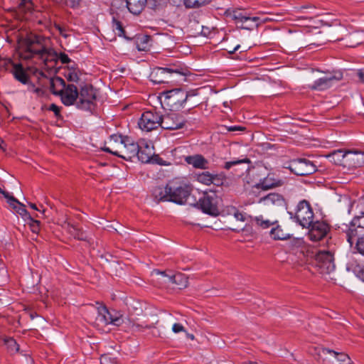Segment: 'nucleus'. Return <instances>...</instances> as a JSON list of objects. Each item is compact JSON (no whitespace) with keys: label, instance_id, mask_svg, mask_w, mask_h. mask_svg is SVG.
Here are the masks:
<instances>
[{"label":"nucleus","instance_id":"0e129e2a","mask_svg":"<svg viewBox=\"0 0 364 364\" xmlns=\"http://www.w3.org/2000/svg\"><path fill=\"white\" fill-rule=\"evenodd\" d=\"M55 3L60 4V5H65V0H53Z\"/></svg>","mask_w":364,"mask_h":364},{"label":"nucleus","instance_id":"6ab92c4d","mask_svg":"<svg viewBox=\"0 0 364 364\" xmlns=\"http://www.w3.org/2000/svg\"><path fill=\"white\" fill-rule=\"evenodd\" d=\"M153 146L144 139L139 141V151L136 157L142 163L150 161L153 154Z\"/></svg>","mask_w":364,"mask_h":364},{"label":"nucleus","instance_id":"7c9ffc66","mask_svg":"<svg viewBox=\"0 0 364 364\" xmlns=\"http://www.w3.org/2000/svg\"><path fill=\"white\" fill-rule=\"evenodd\" d=\"M121 318L123 321V323L121 326L124 325L125 331L136 332L140 331L143 328L142 325L135 323L134 320H132L128 317H124L122 314Z\"/></svg>","mask_w":364,"mask_h":364},{"label":"nucleus","instance_id":"4c0bfd02","mask_svg":"<svg viewBox=\"0 0 364 364\" xmlns=\"http://www.w3.org/2000/svg\"><path fill=\"white\" fill-rule=\"evenodd\" d=\"M147 4L151 9L156 10L166 6L168 0H147Z\"/></svg>","mask_w":364,"mask_h":364},{"label":"nucleus","instance_id":"39448f33","mask_svg":"<svg viewBox=\"0 0 364 364\" xmlns=\"http://www.w3.org/2000/svg\"><path fill=\"white\" fill-rule=\"evenodd\" d=\"M103 151L127 161H130L137 155L139 151V141L135 142L132 138L124 136V143L122 146L119 147V149H114L111 146H105Z\"/></svg>","mask_w":364,"mask_h":364},{"label":"nucleus","instance_id":"79ce46f5","mask_svg":"<svg viewBox=\"0 0 364 364\" xmlns=\"http://www.w3.org/2000/svg\"><path fill=\"white\" fill-rule=\"evenodd\" d=\"M249 163H250V161L247 158H245V159H239V160H233V161L225 162L224 164V165L223 166V168L225 169L229 170L233 166H236V165H238L240 164H249Z\"/></svg>","mask_w":364,"mask_h":364},{"label":"nucleus","instance_id":"f3484780","mask_svg":"<svg viewBox=\"0 0 364 364\" xmlns=\"http://www.w3.org/2000/svg\"><path fill=\"white\" fill-rule=\"evenodd\" d=\"M4 64L6 70H9L14 78L24 85H28L30 79L26 70L20 63H14L11 59L5 60Z\"/></svg>","mask_w":364,"mask_h":364},{"label":"nucleus","instance_id":"423d86ee","mask_svg":"<svg viewBox=\"0 0 364 364\" xmlns=\"http://www.w3.org/2000/svg\"><path fill=\"white\" fill-rule=\"evenodd\" d=\"M226 15L228 17H230V18L234 20L236 24L241 23L240 28L246 30H251L252 28L253 25H243L245 23L250 21L253 23L254 26L258 27L262 23H264L267 21V18L262 19L259 16L251 17L241 9H228L226 11Z\"/></svg>","mask_w":364,"mask_h":364},{"label":"nucleus","instance_id":"09e8293b","mask_svg":"<svg viewBox=\"0 0 364 364\" xmlns=\"http://www.w3.org/2000/svg\"><path fill=\"white\" fill-rule=\"evenodd\" d=\"M356 247L358 251L364 255V237H360L358 239Z\"/></svg>","mask_w":364,"mask_h":364},{"label":"nucleus","instance_id":"ddd939ff","mask_svg":"<svg viewBox=\"0 0 364 364\" xmlns=\"http://www.w3.org/2000/svg\"><path fill=\"white\" fill-rule=\"evenodd\" d=\"M315 259L321 273L329 274L335 269L334 258L329 251H319Z\"/></svg>","mask_w":364,"mask_h":364},{"label":"nucleus","instance_id":"f704fd0d","mask_svg":"<svg viewBox=\"0 0 364 364\" xmlns=\"http://www.w3.org/2000/svg\"><path fill=\"white\" fill-rule=\"evenodd\" d=\"M257 225L259 226L262 229H267L273 225L277 221H272L268 219H264L262 215L256 216L252 218Z\"/></svg>","mask_w":364,"mask_h":364},{"label":"nucleus","instance_id":"412c9836","mask_svg":"<svg viewBox=\"0 0 364 364\" xmlns=\"http://www.w3.org/2000/svg\"><path fill=\"white\" fill-rule=\"evenodd\" d=\"M170 183H167L165 186H158L153 189L152 196L157 203L171 201L170 197Z\"/></svg>","mask_w":364,"mask_h":364},{"label":"nucleus","instance_id":"58836bf2","mask_svg":"<svg viewBox=\"0 0 364 364\" xmlns=\"http://www.w3.org/2000/svg\"><path fill=\"white\" fill-rule=\"evenodd\" d=\"M226 180V176L224 173H220L217 174H212L211 181H213L212 184L220 186H223L224 182Z\"/></svg>","mask_w":364,"mask_h":364},{"label":"nucleus","instance_id":"3c124183","mask_svg":"<svg viewBox=\"0 0 364 364\" xmlns=\"http://www.w3.org/2000/svg\"><path fill=\"white\" fill-rule=\"evenodd\" d=\"M356 161V165L358 166H364V151H358V156L355 159Z\"/></svg>","mask_w":364,"mask_h":364},{"label":"nucleus","instance_id":"4468645a","mask_svg":"<svg viewBox=\"0 0 364 364\" xmlns=\"http://www.w3.org/2000/svg\"><path fill=\"white\" fill-rule=\"evenodd\" d=\"M184 117L178 113L170 112L161 115V127L164 129L175 130L182 128L185 124Z\"/></svg>","mask_w":364,"mask_h":364},{"label":"nucleus","instance_id":"864d4df0","mask_svg":"<svg viewBox=\"0 0 364 364\" xmlns=\"http://www.w3.org/2000/svg\"><path fill=\"white\" fill-rule=\"evenodd\" d=\"M28 220L31 221V227L32 231L33 232H37L39 230L40 222L38 220H33V218H32V220Z\"/></svg>","mask_w":364,"mask_h":364},{"label":"nucleus","instance_id":"8fccbe9b","mask_svg":"<svg viewBox=\"0 0 364 364\" xmlns=\"http://www.w3.org/2000/svg\"><path fill=\"white\" fill-rule=\"evenodd\" d=\"M235 218L238 221L245 222L247 219V216L245 213L239 212L238 210H235L234 213Z\"/></svg>","mask_w":364,"mask_h":364},{"label":"nucleus","instance_id":"a211bd4d","mask_svg":"<svg viewBox=\"0 0 364 364\" xmlns=\"http://www.w3.org/2000/svg\"><path fill=\"white\" fill-rule=\"evenodd\" d=\"M62 102L65 106H70L77 101L78 90L77 87L74 85H68L65 86V90L62 91L60 95Z\"/></svg>","mask_w":364,"mask_h":364},{"label":"nucleus","instance_id":"6e6552de","mask_svg":"<svg viewBox=\"0 0 364 364\" xmlns=\"http://www.w3.org/2000/svg\"><path fill=\"white\" fill-rule=\"evenodd\" d=\"M285 168L295 175L301 176L312 174L316 171V166L312 161L301 158L291 160Z\"/></svg>","mask_w":364,"mask_h":364},{"label":"nucleus","instance_id":"5701e85b","mask_svg":"<svg viewBox=\"0 0 364 364\" xmlns=\"http://www.w3.org/2000/svg\"><path fill=\"white\" fill-rule=\"evenodd\" d=\"M258 203H263L266 205H277L282 206L284 204V199L283 196L277 193H271L264 197H261Z\"/></svg>","mask_w":364,"mask_h":364},{"label":"nucleus","instance_id":"bb28decb","mask_svg":"<svg viewBox=\"0 0 364 364\" xmlns=\"http://www.w3.org/2000/svg\"><path fill=\"white\" fill-rule=\"evenodd\" d=\"M281 185L282 182L280 180L275 179L270 175H268L266 178L260 180V181L255 185V188L268 190Z\"/></svg>","mask_w":364,"mask_h":364},{"label":"nucleus","instance_id":"dca6fc26","mask_svg":"<svg viewBox=\"0 0 364 364\" xmlns=\"http://www.w3.org/2000/svg\"><path fill=\"white\" fill-rule=\"evenodd\" d=\"M309 228L308 237L313 242L321 240L329 231L328 225L323 221L312 222Z\"/></svg>","mask_w":364,"mask_h":364},{"label":"nucleus","instance_id":"5fc2aeb1","mask_svg":"<svg viewBox=\"0 0 364 364\" xmlns=\"http://www.w3.org/2000/svg\"><path fill=\"white\" fill-rule=\"evenodd\" d=\"M68 80L73 82H77L79 77L76 73H70L68 75Z\"/></svg>","mask_w":364,"mask_h":364},{"label":"nucleus","instance_id":"1a4fd4ad","mask_svg":"<svg viewBox=\"0 0 364 364\" xmlns=\"http://www.w3.org/2000/svg\"><path fill=\"white\" fill-rule=\"evenodd\" d=\"M97 312L96 321L99 324L103 326L111 324L115 326H120L123 323L120 312L114 310L109 311L105 306H100L97 309Z\"/></svg>","mask_w":364,"mask_h":364},{"label":"nucleus","instance_id":"680f3d73","mask_svg":"<svg viewBox=\"0 0 364 364\" xmlns=\"http://www.w3.org/2000/svg\"><path fill=\"white\" fill-rule=\"evenodd\" d=\"M358 277L364 282V266L360 269Z\"/></svg>","mask_w":364,"mask_h":364},{"label":"nucleus","instance_id":"69168bd1","mask_svg":"<svg viewBox=\"0 0 364 364\" xmlns=\"http://www.w3.org/2000/svg\"><path fill=\"white\" fill-rule=\"evenodd\" d=\"M29 206H30L32 209H33V210H38V208H37L36 205V204H34V203H29Z\"/></svg>","mask_w":364,"mask_h":364},{"label":"nucleus","instance_id":"9b49d317","mask_svg":"<svg viewBox=\"0 0 364 364\" xmlns=\"http://www.w3.org/2000/svg\"><path fill=\"white\" fill-rule=\"evenodd\" d=\"M220 198L217 196L215 192H205L203 196L199 200L198 205L203 213L217 215L219 213L218 208Z\"/></svg>","mask_w":364,"mask_h":364},{"label":"nucleus","instance_id":"4be33fe9","mask_svg":"<svg viewBox=\"0 0 364 364\" xmlns=\"http://www.w3.org/2000/svg\"><path fill=\"white\" fill-rule=\"evenodd\" d=\"M185 161L195 168L207 169L208 168V160L201 154H194L185 157Z\"/></svg>","mask_w":364,"mask_h":364},{"label":"nucleus","instance_id":"9d476101","mask_svg":"<svg viewBox=\"0 0 364 364\" xmlns=\"http://www.w3.org/2000/svg\"><path fill=\"white\" fill-rule=\"evenodd\" d=\"M161 114L156 111L144 112L139 119V127L145 132H151L161 127Z\"/></svg>","mask_w":364,"mask_h":364},{"label":"nucleus","instance_id":"de8ad7c7","mask_svg":"<svg viewBox=\"0 0 364 364\" xmlns=\"http://www.w3.org/2000/svg\"><path fill=\"white\" fill-rule=\"evenodd\" d=\"M48 110L53 112L55 114V116L58 118L60 117V110L61 107L58 106L55 104H51L48 107Z\"/></svg>","mask_w":364,"mask_h":364},{"label":"nucleus","instance_id":"72a5a7b5","mask_svg":"<svg viewBox=\"0 0 364 364\" xmlns=\"http://www.w3.org/2000/svg\"><path fill=\"white\" fill-rule=\"evenodd\" d=\"M69 233L79 240H87V235L75 225H70L68 228Z\"/></svg>","mask_w":364,"mask_h":364},{"label":"nucleus","instance_id":"e433bc0d","mask_svg":"<svg viewBox=\"0 0 364 364\" xmlns=\"http://www.w3.org/2000/svg\"><path fill=\"white\" fill-rule=\"evenodd\" d=\"M18 7L20 12H31L33 9V4L31 0H19Z\"/></svg>","mask_w":364,"mask_h":364},{"label":"nucleus","instance_id":"a18cd8bd","mask_svg":"<svg viewBox=\"0 0 364 364\" xmlns=\"http://www.w3.org/2000/svg\"><path fill=\"white\" fill-rule=\"evenodd\" d=\"M124 136L118 134H112L109 137V144L112 146L114 144H119V146L124 143Z\"/></svg>","mask_w":364,"mask_h":364},{"label":"nucleus","instance_id":"c756f323","mask_svg":"<svg viewBox=\"0 0 364 364\" xmlns=\"http://www.w3.org/2000/svg\"><path fill=\"white\" fill-rule=\"evenodd\" d=\"M167 282L178 286L181 289L188 286V278L181 273L167 276Z\"/></svg>","mask_w":364,"mask_h":364},{"label":"nucleus","instance_id":"2eb2a0df","mask_svg":"<svg viewBox=\"0 0 364 364\" xmlns=\"http://www.w3.org/2000/svg\"><path fill=\"white\" fill-rule=\"evenodd\" d=\"M318 355L319 359L322 360L323 364H333L328 359V355L335 358L340 364H353V361L347 354L343 353H338L328 348H320L318 350Z\"/></svg>","mask_w":364,"mask_h":364},{"label":"nucleus","instance_id":"c9c22d12","mask_svg":"<svg viewBox=\"0 0 364 364\" xmlns=\"http://www.w3.org/2000/svg\"><path fill=\"white\" fill-rule=\"evenodd\" d=\"M196 178L197 181L206 186H210L213 182V181H211L212 173L208 171H204L196 174Z\"/></svg>","mask_w":364,"mask_h":364},{"label":"nucleus","instance_id":"a19ab883","mask_svg":"<svg viewBox=\"0 0 364 364\" xmlns=\"http://www.w3.org/2000/svg\"><path fill=\"white\" fill-rule=\"evenodd\" d=\"M208 2L209 0H184V4L188 8L199 7Z\"/></svg>","mask_w":364,"mask_h":364},{"label":"nucleus","instance_id":"bf43d9fd","mask_svg":"<svg viewBox=\"0 0 364 364\" xmlns=\"http://www.w3.org/2000/svg\"><path fill=\"white\" fill-rule=\"evenodd\" d=\"M153 272H154V274H156V275H161L162 277H164L166 279H167V276H170L169 274H167L166 273V272H162V271H159V270H154Z\"/></svg>","mask_w":364,"mask_h":364},{"label":"nucleus","instance_id":"49530a36","mask_svg":"<svg viewBox=\"0 0 364 364\" xmlns=\"http://www.w3.org/2000/svg\"><path fill=\"white\" fill-rule=\"evenodd\" d=\"M82 0H65V6L75 9L80 7Z\"/></svg>","mask_w":364,"mask_h":364},{"label":"nucleus","instance_id":"b1692460","mask_svg":"<svg viewBox=\"0 0 364 364\" xmlns=\"http://www.w3.org/2000/svg\"><path fill=\"white\" fill-rule=\"evenodd\" d=\"M125 4L130 13L134 15H139L145 8L147 0H126Z\"/></svg>","mask_w":364,"mask_h":364},{"label":"nucleus","instance_id":"6e6d98bb","mask_svg":"<svg viewBox=\"0 0 364 364\" xmlns=\"http://www.w3.org/2000/svg\"><path fill=\"white\" fill-rule=\"evenodd\" d=\"M59 58L61 60V62L64 64L68 63L70 61V59L69 58L68 55H66L65 53H60Z\"/></svg>","mask_w":364,"mask_h":364},{"label":"nucleus","instance_id":"c85d7f7f","mask_svg":"<svg viewBox=\"0 0 364 364\" xmlns=\"http://www.w3.org/2000/svg\"><path fill=\"white\" fill-rule=\"evenodd\" d=\"M287 248L294 253L303 252L305 248V242L302 237H294L288 241Z\"/></svg>","mask_w":364,"mask_h":364},{"label":"nucleus","instance_id":"a878e982","mask_svg":"<svg viewBox=\"0 0 364 364\" xmlns=\"http://www.w3.org/2000/svg\"><path fill=\"white\" fill-rule=\"evenodd\" d=\"M50 90L51 92L59 96L67 85L65 80L60 77H52L49 80Z\"/></svg>","mask_w":364,"mask_h":364},{"label":"nucleus","instance_id":"f8f14e48","mask_svg":"<svg viewBox=\"0 0 364 364\" xmlns=\"http://www.w3.org/2000/svg\"><path fill=\"white\" fill-rule=\"evenodd\" d=\"M169 191L171 202L181 205L186 202L190 195V188L187 185L176 182H170Z\"/></svg>","mask_w":364,"mask_h":364},{"label":"nucleus","instance_id":"774afa93","mask_svg":"<svg viewBox=\"0 0 364 364\" xmlns=\"http://www.w3.org/2000/svg\"><path fill=\"white\" fill-rule=\"evenodd\" d=\"M58 28L60 33V34L65 37H66L67 36L65 34H64V32H63V30L60 27V26H58Z\"/></svg>","mask_w":364,"mask_h":364},{"label":"nucleus","instance_id":"7ed1b4c3","mask_svg":"<svg viewBox=\"0 0 364 364\" xmlns=\"http://www.w3.org/2000/svg\"><path fill=\"white\" fill-rule=\"evenodd\" d=\"M194 95L181 88L167 90L162 92V103L170 110L178 111L184 107L189 97Z\"/></svg>","mask_w":364,"mask_h":364},{"label":"nucleus","instance_id":"2f4dec72","mask_svg":"<svg viewBox=\"0 0 364 364\" xmlns=\"http://www.w3.org/2000/svg\"><path fill=\"white\" fill-rule=\"evenodd\" d=\"M4 343L10 354H14L18 352L19 345L16 341L11 337H5L4 338Z\"/></svg>","mask_w":364,"mask_h":364},{"label":"nucleus","instance_id":"37998d69","mask_svg":"<svg viewBox=\"0 0 364 364\" xmlns=\"http://www.w3.org/2000/svg\"><path fill=\"white\" fill-rule=\"evenodd\" d=\"M112 28L115 33L119 36H123L124 35V30L121 22L115 18H113L112 19Z\"/></svg>","mask_w":364,"mask_h":364},{"label":"nucleus","instance_id":"338daca9","mask_svg":"<svg viewBox=\"0 0 364 364\" xmlns=\"http://www.w3.org/2000/svg\"><path fill=\"white\" fill-rule=\"evenodd\" d=\"M4 141L0 138V149H4Z\"/></svg>","mask_w":364,"mask_h":364},{"label":"nucleus","instance_id":"cd10ccee","mask_svg":"<svg viewBox=\"0 0 364 364\" xmlns=\"http://www.w3.org/2000/svg\"><path fill=\"white\" fill-rule=\"evenodd\" d=\"M355 228L364 229V214L360 216L355 217L350 223V228L349 229L350 232L348 234V241L350 243L353 242L351 240L352 235H355L354 232H357Z\"/></svg>","mask_w":364,"mask_h":364},{"label":"nucleus","instance_id":"f257e3e1","mask_svg":"<svg viewBox=\"0 0 364 364\" xmlns=\"http://www.w3.org/2000/svg\"><path fill=\"white\" fill-rule=\"evenodd\" d=\"M44 39L39 36L30 34L21 44V57L24 59L36 58L43 63L45 67L53 68L58 58V54L53 49L44 45Z\"/></svg>","mask_w":364,"mask_h":364},{"label":"nucleus","instance_id":"473e14b6","mask_svg":"<svg viewBox=\"0 0 364 364\" xmlns=\"http://www.w3.org/2000/svg\"><path fill=\"white\" fill-rule=\"evenodd\" d=\"M270 235L271 237L274 240H284L287 239H290L289 235L284 232L283 230L279 225L272 228L270 231Z\"/></svg>","mask_w":364,"mask_h":364},{"label":"nucleus","instance_id":"20e7f679","mask_svg":"<svg viewBox=\"0 0 364 364\" xmlns=\"http://www.w3.org/2000/svg\"><path fill=\"white\" fill-rule=\"evenodd\" d=\"M290 218L303 228H309L314 219V212L309 201L300 200L296 205L294 212L289 211Z\"/></svg>","mask_w":364,"mask_h":364},{"label":"nucleus","instance_id":"aec40b11","mask_svg":"<svg viewBox=\"0 0 364 364\" xmlns=\"http://www.w3.org/2000/svg\"><path fill=\"white\" fill-rule=\"evenodd\" d=\"M339 80L334 75L329 74L315 80L312 85L309 87L312 90L323 91L330 88L334 81Z\"/></svg>","mask_w":364,"mask_h":364},{"label":"nucleus","instance_id":"ea45409f","mask_svg":"<svg viewBox=\"0 0 364 364\" xmlns=\"http://www.w3.org/2000/svg\"><path fill=\"white\" fill-rule=\"evenodd\" d=\"M15 211L16 213L20 215L25 220H32V217L26 209L25 205H23V203H20V204L18 205V208Z\"/></svg>","mask_w":364,"mask_h":364},{"label":"nucleus","instance_id":"c03bdc74","mask_svg":"<svg viewBox=\"0 0 364 364\" xmlns=\"http://www.w3.org/2000/svg\"><path fill=\"white\" fill-rule=\"evenodd\" d=\"M5 198L6 199V202L9 206L16 210L18 205L20 204V202L10 193H5Z\"/></svg>","mask_w":364,"mask_h":364},{"label":"nucleus","instance_id":"603ef678","mask_svg":"<svg viewBox=\"0 0 364 364\" xmlns=\"http://www.w3.org/2000/svg\"><path fill=\"white\" fill-rule=\"evenodd\" d=\"M172 331L175 333H178L181 332L186 331L184 326L181 323H176L173 325Z\"/></svg>","mask_w":364,"mask_h":364},{"label":"nucleus","instance_id":"0eeeda50","mask_svg":"<svg viewBox=\"0 0 364 364\" xmlns=\"http://www.w3.org/2000/svg\"><path fill=\"white\" fill-rule=\"evenodd\" d=\"M96 91L91 85H85L78 92L77 107L78 109L91 111L95 107Z\"/></svg>","mask_w":364,"mask_h":364},{"label":"nucleus","instance_id":"4d7b16f0","mask_svg":"<svg viewBox=\"0 0 364 364\" xmlns=\"http://www.w3.org/2000/svg\"><path fill=\"white\" fill-rule=\"evenodd\" d=\"M156 162L157 164H159L161 166H168V165L171 164L169 162H167V161H164L161 158L156 159Z\"/></svg>","mask_w":364,"mask_h":364},{"label":"nucleus","instance_id":"e2e57ef3","mask_svg":"<svg viewBox=\"0 0 364 364\" xmlns=\"http://www.w3.org/2000/svg\"><path fill=\"white\" fill-rule=\"evenodd\" d=\"M240 127H236V126H232V127H230L228 128V130L230 131V132H233V131H236V130H240Z\"/></svg>","mask_w":364,"mask_h":364},{"label":"nucleus","instance_id":"13d9d810","mask_svg":"<svg viewBox=\"0 0 364 364\" xmlns=\"http://www.w3.org/2000/svg\"><path fill=\"white\" fill-rule=\"evenodd\" d=\"M329 157H332L335 161H338V162L342 161L344 159H342L341 155H334L333 151L329 155Z\"/></svg>","mask_w":364,"mask_h":364},{"label":"nucleus","instance_id":"052dcab7","mask_svg":"<svg viewBox=\"0 0 364 364\" xmlns=\"http://www.w3.org/2000/svg\"><path fill=\"white\" fill-rule=\"evenodd\" d=\"M201 33L204 36H208V35L210 33V31L208 30V28H204L203 27V29L201 31Z\"/></svg>","mask_w":364,"mask_h":364},{"label":"nucleus","instance_id":"393cba45","mask_svg":"<svg viewBox=\"0 0 364 364\" xmlns=\"http://www.w3.org/2000/svg\"><path fill=\"white\" fill-rule=\"evenodd\" d=\"M358 151L355 150H343L338 149L333 151L334 155H341L342 159H346V161L349 164L350 166H358L356 165V161L355 160L358 156Z\"/></svg>","mask_w":364,"mask_h":364},{"label":"nucleus","instance_id":"f03ea898","mask_svg":"<svg viewBox=\"0 0 364 364\" xmlns=\"http://www.w3.org/2000/svg\"><path fill=\"white\" fill-rule=\"evenodd\" d=\"M186 75V69L181 64H169L166 67H157L150 74V80L154 84L168 82L170 77L173 75L183 76Z\"/></svg>","mask_w":364,"mask_h":364}]
</instances>
